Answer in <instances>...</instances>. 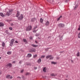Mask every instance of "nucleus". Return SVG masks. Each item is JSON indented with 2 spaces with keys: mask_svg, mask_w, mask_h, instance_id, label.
<instances>
[{
  "mask_svg": "<svg viewBox=\"0 0 80 80\" xmlns=\"http://www.w3.org/2000/svg\"><path fill=\"white\" fill-rule=\"evenodd\" d=\"M32 26H29L28 27H27L26 31H30V30H32Z\"/></svg>",
  "mask_w": 80,
  "mask_h": 80,
  "instance_id": "1",
  "label": "nucleus"
},
{
  "mask_svg": "<svg viewBox=\"0 0 80 80\" xmlns=\"http://www.w3.org/2000/svg\"><path fill=\"white\" fill-rule=\"evenodd\" d=\"M6 78H10V79H12V76L10 77V75H8L6 76Z\"/></svg>",
  "mask_w": 80,
  "mask_h": 80,
  "instance_id": "2",
  "label": "nucleus"
},
{
  "mask_svg": "<svg viewBox=\"0 0 80 80\" xmlns=\"http://www.w3.org/2000/svg\"><path fill=\"white\" fill-rule=\"evenodd\" d=\"M36 50H35V49H31L29 52H36Z\"/></svg>",
  "mask_w": 80,
  "mask_h": 80,
  "instance_id": "3",
  "label": "nucleus"
},
{
  "mask_svg": "<svg viewBox=\"0 0 80 80\" xmlns=\"http://www.w3.org/2000/svg\"><path fill=\"white\" fill-rule=\"evenodd\" d=\"M23 41L24 42H25V44H27V43H28L27 40V39H23Z\"/></svg>",
  "mask_w": 80,
  "mask_h": 80,
  "instance_id": "4",
  "label": "nucleus"
},
{
  "mask_svg": "<svg viewBox=\"0 0 80 80\" xmlns=\"http://www.w3.org/2000/svg\"><path fill=\"white\" fill-rule=\"evenodd\" d=\"M0 15L2 17H5V15H3L2 12H0Z\"/></svg>",
  "mask_w": 80,
  "mask_h": 80,
  "instance_id": "5",
  "label": "nucleus"
},
{
  "mask_svg": "<svg viewBox=\"0 0 80 80\" xmlns=\"http://www.w3.org/2000/svg\"><path fill=\"white\" fill-rule=\"evenodd\" d=\"M10 12H7L6 14L5 15V16L6 15V16H7L8 17H9V16H10Z\"/></svg>",
  "mask_w": 80,
  "mask_h": 80,
  "instance_id": "6",
  "label": "nucleus"
},
{
  "mask_svg": "<svg viewBox=\"0 0 80 80\" xmlns=\"http://www.w3.org/2000/svg\"><path fill=\"white\" fill-rule=\"evenodd\" d=\"M12 64L11 63H8L7 65V67H12Z\"/></svg>",
  "mask_w": 80,
  "mask_h": 80,
  "instance_id": "7",
  "label": "nucleus"
},
{
  "mask_svg": "<svg viewBox=\"0 0 80 80\" xmlns=\"http://www.w3.org/2000/svg\"><path fill=\"white\" fill-rule=\"evenodd\" d=\"M4 26V24L2 22H0V27H3Z\"/></svg>",
  "mask_w": 80,
  "mask_h": 80,
  "instance_id": "8",
  "label": "nucleus"
},
{
  "mask_svg": "<svg viewBox=\"0 0 80 80\" xmlns=\"http://www.w3.org/2000/svg\"><path fill=\"white\" fill-rule=\"evenodd\" d=\"M59 27H64V24H59Z\"/></svg>",
  "mask_w": 80,
  "mask_h": 80,
  "instance_id": "9",
  "label": "nucleus"
},
{
  "mask_svg": "<svg viewBox=\"0 0 80 80\" xmlns=\"http://www.w3.org/2000/svg\"><path fill=\"white\" fill-rule=\"evenodd\" d=\"M2 45L3 47H5V44L4 42H2Z\"/></svg>",
  "mask_w": 80,
  "mask_h": 80,
  "instance_id": "10",
  "label": "nucleus"
},
{
  "mask_svg": "<svg viewBox=\"0 0 80 80\" xmlns=\"http://www.w3.org/2000/svg\"><path fill=\"white\" fill-rule=\"evenodd\" d=\"M31 46H32L33 47H38V45H36L33 44H32Z\"/></svg>",
  "mask_w": 80,
  "mask_h": 80,
  "instance_id": "11",
  "label": "nucleus"
},
{
  "mask_svg": "<svg viewBox=\"0 0 80 80\" xmlns=\"http://www.w3.org/2000/svg\"><path fill=\"white\" fill-rule=\"evenodd\" d=\"M52 57V55H48L46 56V58L48 59L49 58Z\"/></svg>",
  "mask_w": 80,
  "mask_h": 80,
  "instance_id": "12",
  "label": "nucleus"
},
{
  "mask_svg": "<svg viewBox=\"0 0 80 80\" xmlns=\"http://www.w3.org/2000/svg\"><path fill=\"white\" fill-rule=\"evenodd\" d=\"M20 15V12H18V11L16 15V17H18V16Z\"/></svg>",
  "mask_w": 80,
  "mask_h": 80,
  "instance_id": "13",
  "label": "nucleus"
},
{
  "mask_svg": "<svg viewBox=\"0 0 80 80\" xmlns=\"http://www.w3.org/2000/svg\"><path fill=\"white\" fill-rule=\"evenodd\" d=\"M5 32L6 33V34L10 35V32L8 31V30H6Z\"/></svg>",
  "mask_w": 80,
  "mask_h": 80,
  "instance_id": "14",
  "label": "nucleus"
},
{
  "mask_svg": "<svg viewBox=\"0 0 80 80\" xmlns=\"http://www.w3.org/2000/svg\"><path fill=\"white\" fill-rule=\"evenodd\" d=\"M23 18V15L21 14V15L20 20H22Z\"/></svg>",
  "mask_w": 80,
  "mask_h": 80,
  "instance_id": "15",
  "label": "nucleus"
},
{
  "mask_svg": "<svg viewBox=\"0 0 80 80\" xmlns=\"http://www.w3.org/2000/svg\"><path fill=\"white\" fill-rule=\"evenodd\" d=\"M35 18H33L31 19V22H35Z\"/></svg>",
  "mask_w": 80,
  "mask_h": 80,
  "instance_id": "16",
  "label": "nucleus"
},
{
  "mask_svg": "<svg viewBox=\"0 0 80 80\" xmlns=\"http://www.w3.org/2000/svg\"><path fill=\"white\" fill-rule=\"evenodd\" d=\"M35 28H33V32H34V33L35 32H37V31L38 30H35Z\"/></svg>",
  "mask_w": 80,
  "mask_h": 80,
  "instance_id": "17",
  "label": "nucleus"
},
{
  "mask_svg": "<svg viewBox=\"0 0 80 80\" xmlns=\"http://www.w3.org/2000/svg\"><path fill=\"white\" fill-rule=\"evenodd\" d=\"M49 21H47L46 23V25L47 26H48V25H49Z\"/></svg>",
  "mask_w": 80,
  "mask_h": 80,
  "instance_id": "18",
  "label": "nucleus"
},
{
  "mask_svg": "<svg viewBox=\"0 0 80 80\" xmlns=\"http://www.w3.org/2000/svg\"><path fill=\"white\" fill-rule=\"evenodd\" d=\"M43 19L42 18H41L40 19V22L41 23H43Z\"/></svg>",
  "mask_w": 80,
  "mask_h": 80,
  "instance_id": "19",
  "label": "nucleus"
},
{
  "mask_svg": "<svg viewBox=\"0 0 80 80\" xmlns=\"http://www.w3.org/2000/svg\"><path fill=\"white\" fill-rule=\"evenodd\" d=\"M61 18H62V16H60V17L58 18L57 21H58L59 20H60V19Z\"/></svg>",
  "mask_w": 80,
  "mask_h": 80,
  "instance_id": "20",
  "label": "nucleus"
},
{
  "mask_svg": "<svg viewBox=\"0 0 80 80\" xmlns=\"http://www.w3.org/2000/svg\"><path fill=\"white\" fill-rule=\"evenodd\" d=\"M27 56L28 57H32V54H28Z\"/></svg>",
  "mask_w": 80,
  "mask_h": 80,
  "instance_id": "21",
  "label": "nucleus"
},
{
  "mask_svg": "<svg viewBox=\"0 0 80 80\" xmlns=\"http://www.w3.org/2000/svg\"><path fill=\"white\" fill-rule=\"evenodd\" d=\"M41 61H42V60H41V59L39 58L38 61V63H40V62H41Z\"/></svg>",
  "mask_w": 80,
  "mask_h": 80,
  "instance_id": "22",
  "label": "nucleus"
},
{
  "mask_svg": "<svg viewBox=\"0 0 80 80\" xmlns=\"http://www.w3.org/2000/svg\"><path fill=\"white\" fill-rule=\"evenodd\" d=\"M13 10L10 9L9 10L8 12H10V13H11V12H13Z\"/></svg>",
  "mask_w": 80,
  "mask_h": 80,
  "instance_id": "23",
  "label": "nucleus"
},
{
  "mask_svg": "<svg viewBox=\"0 0 80 80\" xmlns=\"http://www.w3.org/2000/svg\"><path fill=\"white\" fill-rule=\"evenodd\" d=\"M7 53L8 54V55H10L12 53V52H11V51H9Z\"/></svg>",
  "mask_w": 80,
  "mask_h": 80,
  "instance_id": "24",
  "label": "nucleus"
},
{
  "mask_svg": "<svg viewBox=\"0 0 80 80\" xmlns=\"http://www.w3.org/2000/svg\"><path fill=\"white\" fill-rule=\"evenodd\" d=\"M43 71L44 72H46V67L43 68Z\"/></svg>",
  "mask_w": 80,
  "mask_h": 80,
  "instance_id": "25",
  "label": "nucleus"
},
{
  "mask_svg": "<svg viewBox=\"0 0 80 80\" xmlns=\"http://www.w3.org/2000/svg\"><path fill=\"white\" fill-rule=\"evenodd\" d=\"M77 57H80V52H78L77 54Z\"/></svg>",
  "mask_w": 80,
  "mask_h": 80,
  "instance_id": "26",
  "label": "nucleus"
},
{
  "mask_svg": "<svg viewBox=\"0 0 80 80\" xmlns=\"http://www.w3.org/2000/svg\"><path fill=\"white\" fill-rule=\"evenodd\" d=\"M14 41H15V39H12L11 40V42L12 43H13Z\"/></svg>",
  "mask_w": 80,
  "mask_h": 80,
  "instance_id": "27",
  "label": "nucleus"
},
{
  "mask_svg": "<svg viewBox=\"0 0 80 80\" xmlns=\"http://www.w3.org/2000/svg\"><path fill=\"white\" fill-rule=\"evenodd\" d=\"M51 63H52V64H54V65H55V64H57V62H52Z\"/></svg>",
  "mask_w": 80,
  "mask_h": 80,
  "instance_id": "28",
  "label": "nucleus"
},
{
  "mask_svg": "<svg viewBox=\"0 0 80 80\" xmlns=\"http://www.w3.org/2000/svg\"><path fill=\"white\" fill-rule=\"evenodd\" d=\"M26 75H31V74L30 73L27 72L26 74Z\"/></svg>",
  "mask_w": 80,
  "mask_h": 80,
  "instance_id": "29",
  "label": "nucleus"
},
{
  "mask_svg": "<svg viewBox=\"0 0 80 80\" xmlns=\"http://www.w3.org/2000/svg\"><path fill=\"white\" fill-rule=\"evenodd\" d=\"M13 45V43L12 42H11L10 43V46H12V45Z\"/></svg>",
  "mask_w": 80,
  "mask_h": 80,
  "instance_id": "30",
  "label": "nucleus"
},
{
  "mask_svg": "<svg viewBox=\"0 0 80 80\" xmlns=\"http://www.w3.org/2000/svg\"><path fill=\"white\" fill-rule=\"evenodd\" d=\"M51 76H54V77L56 76V75H55V74H54V73H52V74H51Z\"/></svg>",
  "mask_w": 80,
  "mask_h": 80,
  "instance_id": "31",
  "label": "nucleus"
},
{
  "mask_svg": "<svg viewBox=\"0 0 80 80\" xmlns=\"http://www.w3.org/2000/svg\"><path fill=\"white\" fill-rule=\"evenodd\" d=\"M78 7V5H76V6H75V7L74 8L75 10L76 9V8H77Z\"/></svg>",
  "mask_w": 80,
  "mask_h": 80,
  "instance_id": "32",
  "label": "nucleus"
},
{
  "mask_svg": "<svg viewBox=\"0 0 80 80\" xmlns=\"http://www.w3.org/2000/svg\"><path fill=\"white\" fill-rule=\"evenodd\" d=\"M37 57V55L35 54L33 56V57L34 58H36V57Z\"/></svg>",
  "mask_w": 80,
  "mask_h": 80,
  "instance_id": "33",
  "label": "nucleus"
},
{
  "mask_svg": "<svg viewBox=\"0 0 80 80\" xmlns=\"http://www.w3.org/2000/svg\"><path fill=\"white\" fill-rule=\"evenodd\" d=\"M78 38H80V32H79L78 35Z\"/></svg>",
  "mask_w": 80,
  "mask_h": 80,
  "instance_id": "34",
  "label": "nucleus"
},
{
  "mask_svg": "<svg viewBox=\"0 0 80 80\" xmlns=\"http://www.w3.org/2000/svg\"><path fill=\"white\" fill-rule=\"evenodd\" d=\"M53 57H52L49 58V60H53Z\"/></svg>",
  "mask_w": 80,
  "mask_h": 80,
  "instance_id": "35",
  "label": "nucleus"
},
{
  "mask_svg": "<svg viewBox=\"0 0 80 80\" xmlns=\"http://www.w3.org/2000/svg\"><path fill=\"white\" fill-rule=\"evenodd\" d=\"M9 29L10 30H12V28L10 27H9Z\"/></svg>",
  "mask_w": 80,
  "mask_h": 80,
  "instance_id": "36",
  "label": "nucleus"
},
{
  "mask_svg": "<svg viewBox=\"0 0 80 80\" xmlns=\"http://www.w3.org/2000/svg\"><path fill=\"white\" fill-rule=\"evenodd\" d=\"M29 38H30V40H32V39H33V37L32 36H31Z\"/></svg>",
  "mask_w": 80,
  "mask_h": 80,
  "instance_id": "37",
  "label": "nucleus"
},
{
  "mask_svg": "<svg viewBox=\"0 0 80 80\" xmlns=\"http://www.w3.org/2000/svg\"><path fill=\"white\" fill-rule=\"evenodd\" d=\"M45 58V56H41V58Z\"/></svg>",
  "mask_w": 80,
  "mask_h": 80,
  "instance_id": "38",
  "label": "nucleus"
},
{
  "mask_svg": "<svg viewBox=\"0 0 80 80\" xmlns=\"http://www.w3.org/2000/svg\"><path fill=\"white\" fill-rule=\"evenodd\" d=\"M24 71V70H23V69H22V70H21V73H22V72H23Z\"/></svg>",
  "mask_w": 80,
  "mask_h": 80,
  "instance_id": "39",
  "label": "nucleus"
},
{
  "mask_svg": "<svg viewBox=\"0 0 80 80\" xmlns=\"http://www.w3.org/2000/svg\"><path fill=\"white\" fill-rule=\"evenodd\" d=\"M37 27H38V26L37 25H36L35 26V27L34 28H35V29H36V28H37Z\"/></svg>",
  "mask_w": 80,
  "mask_h": 80,
  "instance_id": "40",
  "label": "nucleus"
},
{
  "mask_svg": "<svg viewBox=\"0 0 80 80\" xmlns=\"http://www.w3.org/2000/svg\"><path fill=\"white\" fill-rule=\"evenodd\" d=\"M15 43H18V41H15Z\"/></svg>",
  "mask_w": 80,
  "mask_h": 80,
  "instance_id": "41",
  "label": "nucleus"
},
{
  "mask_svg": "<svg viewBox=\"0 0 80 80\" xmlns=\"http://www.w3.org/2000/svg\"><path fill=\"white\" fill-rule=\"evenodd\" d=\"M11 26H13V23H11Z\"/></svg>",
  "mask_w": 80,
  "mask_h": 80,
  "instance_id": "42",
  "label": "nucleus"
},
{
  "mask_svg": "<svg viewBox=\"0 0 80 80\" xmlns=\"http://www.w3.org/2000/svg\"><path fill=\"white\" fill-rule=\"evenodd\" d=\"M1 74H2V71L0 70V75H1Z\"/></svg>",
  "mask_w": 80,
  "mask_h": 80,
  "instance_id": "43",
  "label": "nucleus"
},
{
  "mask_svg": "<svg viewBox=\"0 0 80 80\" xmlns=\"http://www.w3.org/2000/svg\"><path fill=\"white\" fill-rule=\"evenodd\" d=\"M16 62L15 61H14L12 62V63H15Z\"/></svg>",
  "mask_w": 80,
  "mask_h": 80,
  "instance_id": "44",
  "label": "nucleus"
},
{
  "mask_svg": "<svg viewBox=\"0 0 80 80\" xmlns=\"http://www.w3.org/2000/svg\"><path fill=\"white\" fill-rule=\"evenodd\" d=\"M35 43H38V42H37V41H35Z\"/></svg>",
  "mask_w": 80,
  "mask_h": 80,
  "instance_id": "45",
  "label": "nucleus"
},
{
  "mask_svg": "<svg viewBox=\"0 0 80 80\" xmlns=\"http://www.w3.org/2000/svg\"><path fill=\"white\" fill-rule=\"evenodd\" d=\"M34 69H35V70H36V69H37V67H34Z\"/></svg>",
  "mask_w": 80,
  "mask_h": 80,
  "instance_id": "46",
  "label": "nucleus"
},
{
  "mask_svg": "<svg viewBox=\"0 0 80 80\" xmlns=\"http://www.w3.org/2000/svg\"><path fill=\"white\" fill-rule=\"evenodd\" d=\"M78 30H80V27H79L78 28Z\"/></svg>",
  "mask_w": 80,
  "mask_h": 80,
  "instance_id": "47",
  "label": "nucleus"
},
{
  "mask_svg": "<svg viewBox=\"0 0 80 80\" xmlns=\"http://www.w3.org/2000/svg\"><path fill=\"white\" fill-rule=\"evenodd\" d=\"M18 19L20 20V17L18 18Z\"/></svg>",
  "mask_w": 80,
  "mask_h": 80,
  "instance_id": "48",
  "label": "nucleus"
},
{
  "mask_svg": "<svg viewBox=\"0 0 80 80\" xmlns=\"http://www.w3.org/2000/svg\"><path fill=\"white\" fill-rule=\"evenodd\" d=\"M0 59H1V57H0Z\"/></svg>",
  "mask_w": 80,
  "mask_h": 80,
  "instance_id": "49",
  "label": "nucleus"
}]
</instances>
